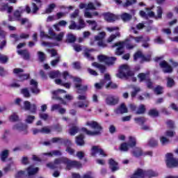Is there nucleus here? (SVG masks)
Returning <instances> with one entry per match:
<instances>
[{
    "label": "nucleus",
    "mask_w": 178,
    "mask_h": 178,
    "mask_svg": "<svg viewBox=\"0 0 178 178\" xmlns=\"http://www.w3.org/2000/svg\"><path fill=\"white\" fill-rule=\"evenodd\" d=\"M133 40L136 42H141L143 41H149V38H144V36L133 37L131 36L129 39H127L124 42H120L115 44L114 47H118L115 54L122 55L124 52V45L127 49H133L136 44H133Z\"/></svg>",
    "instance_id": "f257e3e1"
},
{
    "label": "nucleus",
    "mask_w": 178,
    "mask_h": 178,
    "mask_svg": "<svg viewBox=\"0 0 178 178\" xmlns=\"http://www.w3.org/2000/svg\"><path fill=\"white\" fill-rule=\"evenodd\" d=\"M86 126H89V127L95 130L92 131L87 129L86 128H82V131L86 133L88 136H99V134L102 133V127L97 122L88 121L86 122Z\"/></svg>",
    "instance_id": "f03ea898"
},
{
    "label": "nucleus",
    "mask_w": 178,
    "mask_h": 178,
    "mask_svg": "<svg viewBox=\"0 0 178 178\" xmlns=\"http://www.w3.org/2000/svg\"><path fill=\"white\" fill-rule=\"evenodd\" d=\"M134 72L130 71V67L127 65H122L120 67L119 72L117 74V77L119 79H129L133 77Z\"/></svg>",
    "instance_id": "7ed1b4c3"
},
{
    "label": "nucleus",
    "mask_w": 178,
    "mask_h": 178,
    "mask_svg": "<svg viewBox=\"0 0 178 178\" xmlns=\"http://www.w3.org/2000/svg\"><path fill=\"white\" fill-rule=\"evenodd\" d=\"M67 157H60L54 159L53 163H49L47 164V167L49 169H62V163L67 165Z\"/></svg>",
    "instance_id": "20e7f679"
},
{
    "label": "nucleus",
    "mask_w": 178,
    "mask_h": 178,
    "mask_svg": "<svg viewBox=\"0 0 178 178\" xmlns=\"http://www.w3.org/2000/svg\"><path fill=\"white\" fill-rule=\"evenodd\" d=\"M77 98L79 102L75 103V106L81 109H86L90 106V102L87 100V96L86 95H79Z\"/></svg>",
    "instance_id": "39448f33"
},
{
    "label": "nucleus",
    "mask_w": 178,
    "mask_h": 178,
    "mask_svg": "<svg viewBox=\"0 0 178 178\" xmlns=\"http://www.w3.org/2000/svg\"><path fill=\"white\" fill-rule=\"evenodd\" d=\"M136 138L130 136L129 144L127 143H123L120 145L119 149L120 151H122L123 152H127L129 151V148H133V147H136Z\"/></svg>",
    "instance_id": "423d86ee"
},
{
    "label": "nucleus",
    "mask_w": 178,
    "mask_h": 178,
    "mask_svg": "<svg viewBox=\"0 0 178 178\" xmlns=\"http://www.w3.org/2000/svg\"><path fill=\"white\" fill-rule=\"evenodd\" d=\"M165 162L168 168H176L178 166V159L173 156V154L168 153L165 155Z\"/></svg>",
    "instance_id": "0eeeda50"
},
{
    "label": "nucleus",
    "mask_w": 178,
    "mask_h": 178,
    "mask_svg": "<svg viewBox=\"0 0 178 178\" xmlns=\"http://www.w3.org/2000/svg\"><path fill=\"white\" fill-rule=\"evenodd\" d=\"M97 58L99 62H104V63H106L108 66L113 65L116 62L115 57H108L103 54L98 56Z\"/></svg>",
    "instance_id": "6e6552de"
},
{
    "label": "nucleus",
    "mask_w": 178,
    "mask_h": 178,
    "mask_svg": "<svg viewBox=\"0 0 178 178\" xmlns=\"http://www.w3.org/2000/svg\"><path fill=\"white\" fill-rule=\"evenodd\" d=\"M75 88L77 89V92L80 94L81 91H87V86L81 84V79L79 77L74 78Z\"/></svg>",
    "instance_id": "1a4fd4ad"
},
{
    "label": "nucleus",
    "mask_w": 178,
    "mask_h": 178,
    "mask_svg": "<svg viewBox=\"0 0 178 178\" xmlns=\"http://www.w3.org/2000/svg\"><path fill=\"white\" fill-rule=\"evenodd\" d=\"M104 20H106L108 23H113V22H116V20H119L120 19V17H119V15H116L111 13H106L104 14Z\"/></svg>",
    "instance_id": "9d476101"
},
{
    "label": "nucleus",
    "mask_w": 178,
    "mask_h": 178,
    "mask_svg": "<svg viewBox=\"0 0 178 178\" xmlns=\"http://www.w3.org/2000/svg\"><path fill=\"white\" fill-rule=\"evenodd\" d=\"M105 35H106V33L105 32H101L99 33V35L95 36V39L97 40V46L100 47L102 48H105L106 47V44L102 41L104 38H105Z\"/></svg>",
    "instance_id": "9b49d317"
},
{
    "label": "nucleus",
    "mask_w": 178,
    "mask_h": 178,
    "mask_svg": "<svg viewBox=\"0 0 178 178\" xmlns=\"http://www.w3.org/2000/svg\"><path fill=\"white\" fill-rule=\"evenodd\" d=\"M14 73L17 74L18 77H19V81H23L24 80H27L29 77H30L29 74H22L23 73V70L22 68H15L14 69Z\"/></svg>",
    "instance_id": "f8f14e48"
},
{
    "label": "nucleus",
    "mask_w": 178,
    "mask_h": 178,
    "mask_svg": "<svg viewBox=\"0 0 178 178\" xmlns=\"http://www.w3.org/2000/svg\"><path fill=\"white\" fill-rule=\"evenodd\" d=\"M22 109H24L25 111H30L31 113H35L37 111V106L35 104H31L29 101H25L24 102V106L22 107Z\"/></svg>",
    "instance_id": "ddd939ff"
},
{
    "label": "nucleus",
    "mask_w": 178,
    "mask_h": 178,
    "mask_svg": "<svg viewBox=\"0 0 178 178\" xmlns=\"http://www.w3.org/2000/svg\"><path fill=\"white\" fill-rule=\"evenodd\" d=\"M72 168H76V169H80V168H81V164L79 161H72L67 159L66 170H70Z\"/></svg>",
    "instance_id": "4468645a"
},
{
    "label": "nucleus",
    "mask_w": 178,
    "mask_h": 178,
    "mask_svg": "<svg viewBox=\"0 0 178 178\" xmlns=\"http://www.w3.org/2000/svg\"><path fill=\"white\" fill-rule=\"evenodd\" d=\"M96 154H99V155H102V156H107V155L105 154V152H104V149L101 148L100 146H93L92 148V156H95Z\"/></svg>",
    "instance_id": "2eb2a0df"
},
{
    "label": "nucleus",
    "mask_w": 178,
    "mask_h": 178,
    "mask_svg": "<svg viewBox=\"0 0 178 178\" xmlns=\"http://www.w3.org/2000/svg\"><path fill=\"white\" fill-rule=\"evenodd\" d=\"M160 66L162 67L163 72H164V73H172V72H173L172 67L169 65V64H168L165 60L160 63Z\"/></svg>",
    "instance_id": "dca6fc26"
},
{
    "label": "nucleus",
    "mask_w": 178,
    "mask_h": 178,
    "mask_svg": "<svg viewBox=\"0 0 178 178\" xmlns=\"http://www.w3.org/2000/svg\"><path fill=\"white\" fill-rule=\"evenodd\" d=\"M118 102H119V97H115L113 96H108L106 99V104H107V105H111V106L116 105V104H118Z\"/></svg>",
    "instance_id": "f3484780"
},
{
    "label": "nucleus",
    "mask_w": 178,
    "mask_h": 178,
    "mask_svg": "<svg viewBox=\"0 0 178 178\" xmlns=\"http://www.w3.org/2000/svg\"><path fill=\"white\" fill-rule=\"evenodd\" d=\"M30 85L31 86V91H32L33 94L40 93V89L38 88V83L35 81V80H31Z\"/></svg>",
    "instance_id": "a211bd4d"
},
{
    "label": "nucleus",
    "mask_w": 178,
    "mask_h": 178,
    "mask_svg": "<svg viewBox=\"0 0 178 178\" xmlns=\"http://www.w3.org/2000/svg\"><path fill=\"white\" fill-rule=\"evenodd\" d=\"M13 129L17 131H23L24 134H26L27 133V125H24L22 123L17 124L13 127Z\"/></svg>",
    "instance_id": "6ab92c4d"
},
{
    "label": "nucleus",
    "mask_w": 178,
    "mask_h": 178,
    "mask_svg": "<svg viewBox=\"0 0 178 178\" xmlns=\"http://www.w3.org/2000/svg\"><path fill=\"white\" fill-rule=\"evenodd\" d=\"M11 37L15 38V41H19V40H26L29 38V37H30V35H29V33H22L19 35V36L16 34H12Z\"/></svg>",
    "instance_id": "aec40b11"
},
{
    "label": "nucleus",
    "mask_w": 178,
    "mask_h": 178,
    "mask_svg": "<svg viewBox=\"0 0 178 178\" xmlns=\"http://www.w3.org/2000/svg\"><path fill=\"white\" fill-rule=\"evenodd\" d=\"M145 177V172L142 169L138 168L135 171L134 174L131 177V178H143Z\"/></svg>",
    "instance_id": "412c9836"
},
{
    "label": "nucleus",
    "mask_w": 178,
    "mask_h": 178,
    "mask_svg": "<svg viewBox=\"0 0 178 178\" xmlns=\"http://www.w3.org/2000/svg\"><path fill=\"white\" fill-rule=\"evenodd\" d=\"M26 172L28 173L29 178H30L31 176H34V175L38 172V168H34L33 165H31L27 168Z\"/></svg>",
    "instance_id": "4be33fe9"
},
{
    "label": "nucleus",
    "mask_w": 178,
    "mask_h": 178,
    "mask_svg": "<svg viewBox=\"0 0 178 178\" xmlns=\"http://www.w3.org/2000/svg\"><path fill=\"white\" fill-rule=\"evenodd\" d=\"M65 92H66V91H65L64 90H60V89L54 91L52 92L53 99H62L60 98V94H65Z\"/></svg>",
    "instance_id": "5701e85b"
},
{
    "label": "nucleus",
    "mask_w": 178,
    "mask_h": 178,
    "mask_svg": "<svg viewBox=\"0 0 178 178\" xmlns=\"http://www.w3.org/2000/svg\"><path fill=\"white\" fill-rule=\"evenodd\" d=\"M0 10L2 12L7 10L8 13H12L13 12V7L9 6L8 3H1Z\"/></svg>",
    "instance_id": "b1692460"
},
{
    "label": "nucleus",
    "mask_w": 178,
    "mask_h": 178,
    "mask_svg": "<svg viewBox=\"0 0 178 178\" xmlns=\"http://www.w3.org/2000/svg\"><path fill=\"white\" fill-rule=\"evenodd\" d=\"M110 169H111L112 172H116V170H119V167L118 166V163L115 161L113 159H110L108 161Z\"/></svg>",
    "instance_id": "393cba45"
},
{
    "label": "nucleus",
    "mask_w": 178,
    "mask_h": 178,
    "mask_svg": "<svg viewBox=\"0 0 178 178\" xmlns=\"http://www.w3.org/2000/svg\"><path fill=\"white\" fill-rule=\"evenodd\" d=\"M43 155L47 156H62V152L59 150H53L50 152L43 153Z\"/></svg>",
    "instance_id": "a878e982"
},
{
    "label": "nucleus",
    "mask_w": 178,
    "mask_h": 178,
    "mask_svg": "<svg viewBox=\"0 0 178 178\" xmlns=\"http://www.w3.org/2000/svg\"><path fill=\"white\" fill-rule=\"evenodd\" d=\"M86 23H88V24H89V26H91V30H92V31L99 30V28H98V24H97V22L94 20H87Z\"/></svg>",
    "instance_id": "bb28decb"
},
{
    "label": "nucleus",
    "mask_w": 178,
    "mask_h": 178,
    "mask_svg": "<svg viewBox=\"0 0 178 178\" xmlns=\"http://www.w3.org/2000/svg\"><path fill=\"white\" fill-rule=\"evenodd\" d=\"M94 49H86L84 52V57L87 58L89 60H94V57L90 54V52L94 51Z\"/></svg>",
    "instance_id": "cd10ccee"
},
{
    "label": "nucleus",
    "mask_w": 178,
    "mask_h": 178,
    "mask_svg": "<svg viewBox=\"0 0 178 178\" xmlns=\"http://www.w3.org/2000/svg\"><path fill=\"white\" fill-rule=\"evenodd\" d=\"M139 58H142L145 60H151V56H149L148 58H145L144 57V56H143V53L141 51H138L134 56V60H137V59H138Z\"/></svg>",
    "instance_id": "c85d7f7f"
},
{
    "label": "nucleus",
    "mask_w": 178,
    "mask_h": 178,
    "mask_svg": "<svg viewBox=\"0 0 178 178\" xmlns=\"http://www.w3.org/2000/svg\"><path fill=\"white\" fill-rule=\"evenodd\" d=\"M127 107L124 104H122L120 106L115 110V113H127Z\"/></svg>",
    "instance_id": "c756f323"
},
{
    "label": "nucleus",
    "mask_w": 178,
    "mask_h": 178,
    "mask_svg": "<svg viewBox=\"0 0 178 178\" xmlns=\"http://www.w3.org/2000/svg\"><path fill=\"white\" fill-rule=\"evenodd\" d=\"M120 18L123 22H129L131 19H133V16L129 13H124L121 14Z\"/></svg>",
    "instance_id": "7c9ffc66"
},
{
    "label": "nucleus",
    "mask_w": 178,
    "mask_h": 178,
    "mask_svg": "<svg viewBox=\"0 0 178 178\" xmlns=\"http://www.w3.org/2000/svg\"><path fill=\"white\" fill-rule=\"evenodd\" d=\"M145 177H156L158 176V172H154L152 170L147 171H144Z\"/></svg>",
    "instance_id": "2f4dec72"
},
{
    "label": "nucleus",
    "mask_w": 178,
    "mask_h": 178,
    "mask_svg": "<svg viewBox=\"0 0 178 178\" xmlns=\"http://www.w3.org/2000/svg\"><path fill=\"white\" fill-rule=\"evenodd\" d=\"M92 65L94 66L95 67H97V69H99V70H100L101 73H104V72L106 69L104 65H102L97 62L92 63Z\"/></svg>",
    "instance_id": "473e14b6"
},
{
    "label": "nucleus",
    "mask_w": 178,
    "mask_h": 178,
    "mask_svg": "<svg viewBox=\"0 0 178 178\" xmlns=\"http://www.w3.org/2000/svg\"><path fill=\"white\" fill-rule=\"evenodd\" d=\"M138 77L140 81H147V80H149V74H148L140 73L138 75Z\"/></svg>",
    "instance_id": "72a5a7b5"
},
{
    "label": "nucleus",
    "mask_w": 178,
    "mask_h": 178,
    "mask_svg": "<svg viewBox=\"0 0 178 178\" xmlns=\"http://www.w3.org/2000/svg\"><path fill=\"white\" fill-rule=\"evenodd\" d=\"M56 84H58V86H63L65 87V88H70V86H72V83H63L60 79H55Z\"/></svg>",
    "instance_id": "f704fd0d"
},
{
    "label": "nucleus",
    "mask_w": 178,
    "mask_h": 178,
    "mask_svg": "<svg viewBox=\"0 0 178 178\" xmlns=\"http://www.w3.org/2000/svg\"><path fill=\"white\" fill-rule=\"evenodd\" d=\"M63 37H65V33L64 32H60L58 34H55L54 36L53 37L52 40H55L56 41L60 42L63 40Z\"/></svg>",
    "instance_id": "c9c22d12"
},
{
    "label": "nucleus",
    "mask_w": 178,
    "mask_h": 178,
    "mask_svg": "<svg viewBox=\"0 0 178 178\" xmlns=\"http://www.w3.org/2000/svg\"><path fill=\"white\" fill-rule=\"evenodd\" d=\"M61 74L59 71H52L49 73V76L50 79H58V77H60Z\"/></svg>",
    "instance_id": "e433bc0d"
},
{
    "label": "nucleus",
    "mask_w": 178,
    "mask_h": 178,
    "mask_svg": "<svg viewBox=\"0 0 178 178\" xmlns=\"http://www.w3.org/2000/svg\"><path fill=\"white\" fill-rule=\"evenodd\" d=\"M17 53L19 54V55H22L24 59H29V58H30V54L27 50L18 51Z\"/></svg>",
    "instance_id": "4c0bfd02"
},
{
    "label": "nucleus",
    "mask_w": 178,
    "mask_h": 178,
    "mask_svg": "<svg viewBox=\"0 0 178 178\" xmlns=\"http://www.w3.org/2000/svg\"><path fill=\"white\" fill-rule=\"evenodd\" d=\"M77 25V28L78 30H81V29H84L86 28V22L84 21V19L80 18L78 21V24Z\"/></svg>",
    "instance_id": "58836bf2"
},
{
    "label": "nucleus",
    "mask_w": 178,
    "mask_h": 178,
    "mask_svg": "<svg viewBox=\"0 0 178 178\" xmlns=\"http://www.w3.org/2000/svg\"><path fill=\"white\" fill-rule=\"evenodd\" d=\"M76 143L77 145H84V136L80 135L76 137Z\"/></svg>",
    "instance_id": "ea45409f"
},
{
    "label": "nucleus",
    "mask_w": 178,
    "mask_h": 178,
    "mask_svg": "<svg viewBox=\"0 0 178 178\" xmlns=\"http://www.w3.org/2000/svg\"><path fill=\"white\" fill-rule=\"evenodd\" d=\"M134 3H137V0H127L126 2L122 4V6L124 8H127L131 6V5H134Z\"/></svg>",
    "instance_id": "a19ab883"
},
{
    "label": "nucleus",
    "mask_w": 178,
    "mask_h": 178,
    "mask_svg": "<svg viewBox=\"0 0 178 178\" xmlns=\"http://www.w3.org/2000/svg\"><path fill=\"white\" fill-rule=\"evenodd\" d=\"M134 120L138 124H143V123L147 122V120L144 117L136 118Z\"/></svg>",
    "instance_id": "79ce46f5"
},
{
    "label": "nucleus",
    "mask_w": 178,
    "mask_h": 178,
    "mask_svg": "<svg viewBox=\"0 0 178 178\" xmlns=\"http://www.w3.org/2000/svg\"><path fill=\"white\" fill-rule=\"evenodd\" d=\"M145 113V106L143 104L139 106L137 111H136V115H143V113Z\"/></svg>",
    "instance_id": "37998d69"
},
{
    "label": "nucleus",
    "mask_w": 178,
    "mask_h": 178,
    "mask_svg": "<svg viewBox=\"0 0 178 178\" xmlns=\"http://www.w3.org/2000/svg\"><path fill=\"white\" fill-rule=\"evenodd\" d=\"M79 132V128L76 126H73L70 129L69 133L70 136H74V134H76V133Z\"/></svg>",
    "instance_id": "c03bdc74"
},
{
    "label": "nucleus",
    "mask_w": 178,
    "mask_h": 178,
    "mask_svg": "<svg viewBox=\"0 0 178 178\" xmlns=\"http://www.w3.org/2000/svg\"><path fill=\"white\" fill-rule=\"evenodd\" d=\"M51 127H44L40 129V133L42 134H49L51 133Z\"/></svg>",
    "instance_id": "a18cd8bd"
},
{
    "label": "nucleus",
    "mask_w": 178,
    "mask_h": 178,
    "mask_svg": "<svg viewBox=\"0 0 178 178\" xmlns=\"http://www.w3.org/2000/svg\"><path fill=\"white\" fill-rule=\"evenodd\" d=\"M56 8V5L55 3L50 4L48 8L45 10V13H51L54 11V9Z\"/></svg>",
    "instance_id": "49530a36"
},
{
    "label": "nucleus",
    "mask_w": 178,
    "mask_h": 178,
    "mask_svg": "<svg viewBox=\"0 0 178 178\" xmlns=\"http://www.w3.org/2000/svg\"><path fill=\"white\" fill-rule=\"evenodd\" d=\"M74 41H76V36H74L72 33L68 34L67 37V42L72 43V42H74Z\"/></svg>",
    "instance_id": "de8ad7c7"
},
{
    "label": "nucleus",
    "mask_w": 178,
    "mask_h": 178,
    "mask_svg": "<svg viewBox=\"0 0 178 178\" xmlns=\"http://www.w3.org/2000/svg\"><path fill=\"white\" fill-rule=\"evenodd\" d=\"M117 37H120V33L117 32L115 35H111L107 40L108 42H112Z\"/></svg>",
    "instance_id": "09e8293b"
},
{
    "label": "nucleus",
    "mask_w": 178,
    "mask_h": 178,
    "mask_svg": "<svg viewBox=\"0 0 178 178\" xmlns=\"http://www.w3.org/2000/svg\"><path fill=\"white\" fill-rule=\"evenodd\" d=\"M134 156H141L143 155V151L141 149L136 147L133 152Z\"/></svg>",
    "instance_id": "8fccbe9b"
},
{
    "label": "nucleus",
    "mask_w": 178,
    "mask_h": 178,
    "mask_svg": "<svg viewBox=\"0 0 178 178\" xmlns=\"http://www.w3.org/2000/svg\"><path fill=\"white\" fill-rule=\"evenodd\" d=\"M154 92L157 95H159L161 94H163V88L161 86H157L154 88Z\"/></svg>",
    "instance_id": "3c124183"
},
{
    "label": "nucleus",
    "mask_w": 178,
    "mask_h": 178,
    "mask_svg": "<svg viewBox=\"0 0 178 178\" xmlns=\"http://www.w3.org/2000/svg\"><path fill=\"white\" fill-rule=\"evenodd\" d=\"M70 30H78L77 24L74 21H70V24L69 26Z\"/></svg>",
    "instance_id": "603ef678"
},
{
    "label": "nucleus",
    "mask_w": 178,
    "mask_h": 178,
    "mask_svg": "<svg viewBox=\"0 0 178 178\" xmlns=\"http://www.w3.org/2000/svg\"><path fill=\"white\" fill-rule=\"evenodd\" d=\"M8 155H9V152L8 150H4L3 152H2L1 158L3 162L5 161V159L8 158Z\"/></svg>",
    "instance_id": "864d4df0"
},
{
    "label": "nucleus",
    "mask_w": 178,
    "mask_h": 178,
    "mask_svg": "<svg viewBox=\"0 0 178 178\" xmlns=\"http://www.w3.org/2000/svg\"><path fill=\"white\" fill-rule=\"evenodd\" d=\"M59 62H60V56H58L56 59L51 60V65L53 66V67H55Z\"/></svg>",
    "instance_id": "5fc2aeb1"
},
{
    "label": "nucleus",
    "mask_w": 178,
    "mask_h": 178,
    "mask_svg": "<svg viewBox=\"0 0 178 178\" xmlns=\"http://www.w3.org/2000/svg\"><path fill=\"white\" fill-rule=\"evenodd\" d=\"M104 86H105L104 81H100V83L95 84V87L96 90H101L102 88V87H104Z\"/></svg>",
    "instance_id": "6e6d98bb"
},
{
    "label": "nucleus",
    "mask_w": 178,
    "mask_h": 178,
    "mask_svg": "<svg viewBox=\"0 0 178 178\" xmlns=\"http://www.w3.org/2000/svg\"><path fill=\"white\" fill-rule=\"evenodd\" d=\"M162 8L161 7H157V15L155 17L156 19H162Z\"/></svg>",
    "instance_id": "4d7b16f0"
},
{
    "label": "nucleus",
    "mask_w": 178,
    "mask_h": 178,
    "mask_svg": "<svg viewBox=\"0 0 178 178\" xmlns=\"http://www.w3.org/2000/svg\"><path fill=\"white\" fill-rule=\"evenodd\" d=\"M62 76L64 80H68V79H73V76H72V75H70L67 71H65L64 72H63Z\"/></svg>",
    "instance_id": "13d9d810"
},
{
    "label": "nucleus",
    "mask_w": 178,
    "mask_h": 178,
    "mask_svg": "<svg viewBox=\"0 0 178 178\" xmlns=\"http://www.w3.org/2000/svg\"><path fill=\"white\" fill-rule=\"evenodd\" d=\"M149 116H153V118H155L159 115V113L156 109H152L149 111Z\"/></svg>",
    "instance_id": "bf43d9fd"
},
{
    "label": "nucleus",
    "mask_w": 178,
    "mask_h": 178,
    "mask_svg": "<svg viewBox=\"0 0 178 178\" xmlns=\"http://www.w3.org/2000/svg\"><path fill=\"white\" fill-rule=\"evenodd\" d=\"M150 147H156V145H158V141H156L155 139L154 138H151L148 143Z\"/></svg>",
    "instance_id": "052dcab7"
},
{
    "label": "nucleus",
    "mask_w": 178,
    "mask_h": 178,
    "mask_svg": "<svg viewBox=\"0 0 178 178\" xmlns=\"http://www.w3.org/2000/svg\"><path fill=\"white\" fill-rule=\"evenodd\" d=\"M38 55L40 62H44V60H45V54L42 53V51H38Z\"/></svg>",
    "instance_id": "680f3d73"
},
{
    "label": "nucleus",
    "mask_w": 178,
    "mask_h": 178,
    "mask_svg": "<svg viewBox=\"0 0 178 178\" xmlns=\"http://www.w3.org/2000/svg\"><path fill=\"white\" fill-rule=\"evenodd\" d=\"M106 88H118V85L116 83H114L113 82H109L106 86Z\"/></svg>",
    "instance_id": "e2e57ef3"
},
{
    "label": "nucleus",
    "mask_w": 178,
    "mask_h": 178,
    "mask_svg": "<svg viewBox=\"0 0 178 178\" xmlns=\"http://www.w3.org/2000/svg\"><path fill=\"white\" fill-rule=\"evenodd\" d=\"M160 141H161L162 145H166V144H168V143H169V139H168L165 136H163L160 138Z\"/></svg>",
    "instance_id": "0e129e2a"
},
{
    "label": "nucleus",
    "mask_w": 178,
    "mask_h": 178,
    "mask_svg": "<svg viewBox=\"0 0 178 178\" xmlns=\"http://www.w3.org/2000/svg\"><path fill=\"white\" fill-rule=\"evenodd\" d=\"M73 48H74V51H76V52H81V51L83 49L81 48V45H80L79 44H73Z\"/></svg>",
    "instance_id": "69168bd1"
},
{
    "label": "nucleus",
    "mask_w": 178,
    "mask_h": 178,
    "mask_svg": "<svg viewBox=\"0 0 178 178\" xmlns=\"http://www.w3.org/2000/svg\"><path fill=\"white\" fill-rule=\"evenodd\" d=\"M21 92L26 98H29V97H30V92H29V90H27L26 88L22 89L21 90Z\"/></svg>",
    "instance_id": "338daca9"
},
{
    "label": "nucleus",
    "mask_w": 178,
    "mask_h": 178,
    "mask_svg": "<svg viewBox=\"0 0 178 178\" xmlns=\"http://www.w3.org/2000/svg\"><path fill=\"white\" fill-rule=\"evenodd\" d=\"M32 13H37V11L38 10L39 8L38 6L35 4V3H32Z\"/></svg>",
    "instance_id": "774afa93"
}]
</instances>
